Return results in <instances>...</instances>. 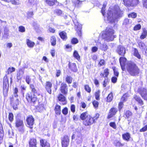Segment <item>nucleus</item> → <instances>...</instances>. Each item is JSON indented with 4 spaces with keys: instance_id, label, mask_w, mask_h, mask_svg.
Listing matches in <instances>:
<instances>
[{
    "instance_id": "obj_1",
    "label": "nucleus",
    "mask_w": 147,
    "mask_h": 147,
    "mask_svg": "<svg viewBox=\"0 0 147 147\" xmlns=\"http://www.w3.org/2000/svg\"><path fill=\"white\" fill-rule=\"evenodd\" d=\"M123 13L120 10L119 7L115 5L113 9L109 8L107 13V18L111 22H115L118 17L122 16Z\"/></svg>"
},
{
    "instance_id": "obj_2",
    "label": "nucleus",
    "mask_w": 147,
    "mask_h": 147,
    "mask_svg": "<svg viewBox=\"0 0 147 147\" xmlns=\"http://www.w3.org/2000/svg\"><path fill=\"white\" fill-rule=\"evenodd\" d=\"M126 68L128 72L131 76H135L139 74L140 70L136 64L129 61L127 63Z\"/></svg>"
},
{
    "instance_id": "obj_3",
    "label": "nucleus",
    "mask_w": 147,
    "mask_h": 147,
    "mask_svg": "<svg viewBox=\"0 0 147 147\" xmlns=\"http://www.w3.org/2000/svg\"><path fill=\"white\" fill-rule=\"evenodd\" d=\"M115 32L112 29L107 28L103 34V38L108 42L113 41L116 37V35H114Z\"/></svg>"
},
{
    "instance_id": "obj_4",
    "label": "nucleus",
    "mask_w": 147,
    "mask_h": 147,
    "mask_svg": "<svg viewBox=\"0 0 147 147\" xmlns=\"http://www.w3.org/2000/svg\"><path fill=\"white\" fill-rule=\"evenodd\" d=\"M124 4L128 6H134L138 3V0H123Z\"/></svg>"
},
{
    "instance_id": "obj_5",
    "label": "nucleus",
    "mask_w": 147,
    "mask_h": 147,
    "mask_svg": "<svg viewBox=\"0 0 147 147\" xmlns=\"http://www.w3.org/2000/svg\"><path fill=\"white\" fill-rule=\"evenodd\" d=\"M95 121V118H92L90 115H88L86 119L83 121V124L85 126L90 125Z\"/></svg>"
},
{
    "instance_id": "obj_6",
    "label": "nucleus",
    "mask_w": 147,
    "mask_h": 147,
    "mask_svg": "<svg viewBox=\"0 0 147 147\" xmlns=\"http://www.w3.org/2000/svg\"><path fill=\"white\" fill-rule=\"evenodd\" d=\"M138 91L144 100H147V89L144 88H139Z\"/></svg>"
},
{
    "instance_id": "obj_7",
    "label": "nucleus",
    "mask_w": 147,
    "mask_h": 147,
    "mask_svg": "<svg viewBox=\"0 0 147 147\" xmlns=\"http://www.w3.org/2000/svg\"><path fill=\"white\" fill-rule=\"evenodd\" d=\"M16 127L19 130H22L24 127V122L22 120L18 119H17L15 123Z\"/></svg>"
},
{
    "instance_id": "obj_8",
    "label": "nucleus",
    "mask_w": 147,
    "mask_h": 147,
    "mask_svg": "<svg viewBox=\"0 0 147 147\" xmlns=\"http://www.w3.org/2000/svg\"><path fill=\"white\" fill-rule=\"evenodd\" d=\"M69 138L65 136L61 139V145L62 147H67L69 144Z\"/></svg>"
},
{
    "instance_id": "obj_9",
    "label": "nucleus",
    "mask_w": 147,
    "mask_h": 147,
    "mask_svg": "<svg viewBox=\"0 0 147 147\" xmlns=\"http://www.w3.org/2000/svg\"><path fill=\"white\" fill-rule=\"evenodd\" d=\"M60 90L62 94L65 95H67L68 91L67 86V84L64 83H61Z\"/></svg>"
},
{
    "instance_id": "obj_10",
    "label": "nucleus",
    "mask_w": 147,
    "mask_h": 147,
    "mask_svg": "<svg viewBox=\"0 0 147 147\" xmlns=\"http://www.w3.org/2000/svg\"><path fill=\"white\" fill-rule=\"evenodd\" d=\"M117 52L120 55L123 56L125 53L126 49L123 46H119L117 49Z\"/></svg>"
},
{
    "instance_id": "obj_11",
    "label": "nucleus",
    "mask_w": 147,
    "mask_h": 147,
    "mask_svg": "<svg viewBox=\"0 0 147 147\" xmlns=\"http://www.w3.org/2000/svg\"><path fill=\"white\" fill-rule=\"evenodd\" d=\"M26 121L28 125H29V127L30 128H32L34 123V119L33 117L32 116H29L27 117L26 119Z\"/></svg>"
},
{
    "instance_id": "obj_12",
    "label": "nucleus",
    "mask_w": 147,
    "mask_h": 147,
    "mask_svg": "<svg viewBox=\"0 0 147 147\" xmlns=\"http://www.w3.org/2000/svg\"><path fill=\"white\" fill-rule=\"evenodd\" d=\"M117 109L115 108H112L110 110L107 116L108 119H110L115 115L117 112Z\"/></svg>"
},
{
    "instance_id": "obj_13",
    "label": "nucleus",
    "mask_w": 147,
    "mask_h": 147,
    "mask_svg": "<svg viewBox=\"0 0 147 147\" xmlns=\"http://www.w3.org/2000/svg\"><path fill=\"white\" fill-rule=\"evenodd\" d=\"M58 99L59 101L62 102L63 105H65L67 103V101L65 96L62 94H59L58 97Z\"/></svg>"
},
{
    "instance_id": "obj_14",
    "label": "nucleus",
    "mask_w": 147,
    "mask_h": 147,
    "mask_svg": "<svg viewBox=\"0 0 147 147\" xmlns=\"http://www.w3.org/2000/svg\"><path fill=\"white\" fill-rule=\"evenodd\" d=\"M128 97V94H125L123 95L122 97L121 98V101L119 102V109H121L123 106V103L125 101L127 98Z\"/></svg>"
},
{
    "instance_id": "obj_15",
    "label": "nucleus",
    "mask_w": 147,
    "mask_h": 147,
    "mask_svg": "<svg viewBox=\"0 0 147 147\" xmlns=\"http://www.w3.org/2000/svg\"><path fill=\"white\" fill-rule=\"evenodd\" d=\"M126 61V59L123 57H121L119 59V62L121 67V68L123 71H124Z\"/></svg>"
},
{
    "instance_id": "obj_16",
    "label": "nucleus",
    "mask_w": 147,
    "mask_h": 147,
    "mask_svg": "<svg viewBox=\"0 0 147 147\" xmlns=\"http://www.w3.org/2000/svg\"><path fill=\"white\" fill-rule=\"evenodd\" d=\"M52 84L51 82H46L45 85V88L47 92L50 94L51 93V88L52 87Z\"/></svg>"
},
{
    "instance_id": "obj_17",
    "label": "nucleus",
    "mask_w": 147,
    "mask_h": 147,
    "mask_svg": "<svg viewBox=\"0 0 147 147\" xmlns=\"http://www.w3.org/2000/svg\"><path fill=\"white\" fill-rule=\"evenodd\" d=\"M40 143L42 147H50V144L45 140H41Z\"/></svg>"
},
{
    "instance_id": "obj_18",
    "label": "nucleus",
    "mask_w": 147,
    "mask_h": 147,
    "mask_svg": "<svg viewBox=\"0 0 147 147\" xmlns=\"http://www.w3.org/2000/svg\"><path fill=\"white\" fill-rule=\"evenodd\" d=\"M9 36V30L6 27L4 29V34L3 35L2 39H7L8 38Z\"/></svg>"
},
{
    "instance_id": "obj_19",
    "label": "nucleus",
    "mask_w": 147,
    "mask_h": 147,
    "mask_svg": "<svg viewBox=\"0 0 147 147\" xmlns=\"http://www.w3.org/2000/svg\"><path fill=\"white\" fill-rule=\"evenodd\" d=\"M30 147H36V141L34 138L31 139L29 142Z\"/></svg>"
},
{
    "instance_id": "obj_20",
    "label": "nucleus",
    "mask_w": 147,
    "mask_h": 147,
    "mask_svg": "<svg viewBox=\"0 0 147 147\" xmlns=\"http://www.w3.org/2000/svg\"><path fill=\"white\" fill-rule=\"evenodd\" d=\"M133 98L138 102L140 105H142L144 103L143 101L139 96L136 95H134V96Z\"/></svg>"
},
{
    "instance_id": "obj_21",
    "label": "nucleus",
    "mask_w": 147,
    "mask_h": 147,
    "mask_svg": "<svg viewBox=\"0 0 147 147\" xmlns=\"http://www.w3.org/2000/svg\"><path fill=\"white\" fill-rule=\"evenodd\" d=\"M73 21L75 28L77 29L78 30H79L80 33V30L82 28V25L79 23L76 20H75Z\"/></svg>"
},
{
    "instance_id": "obj_22",
    "label": "nucleus",
    "mask_w": 147,
    "mask_h": 147,
    "mask_svg": "<svg viewBox=\"0 0 147 147\" xmlns=\"http://www.w3.org/2000/svg\"><path fill=\"white\" fill-rule=\"evenodd\" d=\"M69 67L71 70L74 72H76L77 71L76 64L75 63L71 64L69 63Z\"/></svg>"
},
{
    "instance_id": "obj_23",
    "label": "nucleus",
    "mask_w": 147,
    "mask_h": 147,
    "mask_svg": "<svg viewBox=\"0 0 147 147\" xmlns=\"http://www.w3.org/2000/svg\"><path fill=\"white\" fill-rule=\"evenodd\" d=\"M26 42L27 45L30 48L33 47L35 44L34 42L32 41L29 39L26 40Z\"/></svg>"
},
{
    "instance_id": "obj_24",
    "label": "nucleus",
    "mask_w": 147,
    "mask_h": 147,
    "mask_svg": "<svg viewBox=\"0 0 147 147\" xmlns=\"http://www.w3.org/2000/svg\"><path fill=\"white\" fill-rule=\"evenodd\" d=\"M59 35L64 40H65L67 38V34L66 32L62 31L59 33Z\"/></svg>"
},
{
    "instance_id": "obj_25",
    "label": "nucleus",
    "mask_w": 147,
    "mask_h": 147,
    "mask_svg": "<svg viewBox=\"0 0 147 147\" xmlns=\"http://www.w3.org/2000/svg\"><path fill=\"white\" fill-rule=\"evenodd\" d=\"M54 110L57 114L60 115L61 113V106L59 105L55 106Z\"/></svg>"
},
{
    "instance_id": "obj_26",
    "label": "nucleus",
    "mask_w": 147,
    "mask_h": 147,
    "mask_svg": "<svg viewBox=\"0 0 147 147\" xmlns=\"http://www.w3.org/2000/svg\"><path fill=\"white\" fill-rule=\"evenodd\" d=\"M147 35V31L144 28L143 30V32L141 36H140V38L141 39H143L146 38Z\"/></svg>"
},
{
    "instance_id": "obj_27",
    "label": "nucleus",
    "mask_w": 147,
    "mask_h": 147,
    "mask_svg": "<svg viewBox=\"0 0 147 147\" xmlns=\"http://www.w3.org/2000/svg\"><path fill=\"white\" fill-rule=\"evenodd\" d=\"M122 136L123 139L127 141H128L130 138V134L127 133L123 134Z\"/></svg>"
},
{
    "instance_id": "obj_28",
    "label": "nucleus",
    "mask_w": 147,
    "mask_h": 147,
    "mask_svg": "<svg viewBox=\"0 0 147 147\" xmlns=\"http://www.w3.org/2000/svg\"><path fill=\"white\" fill-rule=\"evenodd\" d=\"M134 55L138 59H140L141 58V57L140 55L139 54L138 51L137 49L136 48L134 49Z\"/></svg>"
},
{
    "instance_id": "obj_29",
    "label": "nucleus",
    "mask_w": 147,
    "mask_h": 147,
    "mask_svg": "<svg viewBox=\"0 0 147 147\" xmlns=\"http://www.w3.org/2000/svg\"><path fill=\"white\" fill-rule=\"evenodd\" d=\"M140 49L142 50H144L146 49V47L144 43L143 42H139L138 44Z\"/></svg>"
},
{
    "instance_id": "obj_30",
    "label": "nucleus",
    "mask_w": 147,
    "mask_h": 147,
    "mask_svg": "<svg viewBox=\"0 0 147 147\" xmlns=\"http://www.w3.org/2000/svg\"><path fill=\"white\" fill-rule=\"evenodd\" d=\"M56 1V0H45L46 3L50 6L53 5Z\"/></svg>"
},
{
    "instance_id": "obj_31",
    "label": "nucleus",
    "mask_w": 147,
    "mask_h": 147,
    "mask_svg": "<svg viewBox=\"0 0 147 147\" xmlns=\"http://www.w3.org/2000/svg\"><path fill=\"white\" fill-rule=\"evenodd\" d=\"M51 45L53 46H55L56 44V39L54 36H52L51 38Z\"/></svg>"
},
{
    "instance_id": "obj_32",
    "label": "nucleus",
    "mask_w": 147,
    "mask_h": 147,
    "mask_svg": "<svg viewBox=\"0 0 147 147\" xmlns=\"http://www.w3.org/2000/svg\"><path fill=\"white\" fill-rule=\"evenodd\" d=\"M107 4V3L105 1L103 5V6L101 10V12L103 16H104L105 13V9Z\"/></svg>"
},
{
    "instance_id": "obj_33",
    "label": "nucleus",
    "mask_w": 147,
    "mask_h": 147,
    "mask_svg": "<svg viewBox=\"0 0 147 147\" xmlns=\"http://www.w3.org/2000/svg\"><path fill=\"white\" fill-rule=\"evenodd\" d=\"M24 71L21 69H19V72L17 74V79H20V76H22L24 74Z\"/></svg>"
},
{
    "instance_id": "obj_34",
    "label": "nucleus",
    "mask_w": 147,
    "mask_h": 147,
    "mask_svg": "<svg viewBox=\"0 0 147 147\" xmlns=\"http://www.w3.org/2000/svg\"><path fill=\"white\" fill-rule=\"evenodd\" d=\"M88 115H87V113L86 112H84L81 114L80 117L82 120L84 121L86 119V118L87 117Z\"/></svg>"
},
{
    "instance_id": "obj_35",
    "label": "nucleus",
    "mask_w": 147,
    "mask_h": 147,
    "mask_svg": "<svg viewBox=\"0 0 147 147\" xmlns=\"http://www.w3.org/2000/svg\"><path fill=\"white\" fill-rule=\"evenodd\" d=\"M114 144L117 146L121 147L123 146V144L121 143L119 141L115 140L114 142Z\"/></svg>"
},
{
    "instance_id": "obj_36",
    "label": "nucleus",
    "mask_w": 147,
    "mask_h": 147,
    "mask_svg": "<svg viewBox=\"0 0 147 147\" xmlns=\"http://www.w3.org/2000/svg\"><path fill=\"white\" fill-rule=\"evenodd\" d=\"M113 93L111 92L109 94L107 97V101L108 102H111L113 100Z\"/></svg>"
},
{
    "instance_id": "obj_37",
    "label": "nucleus",
    "mask_w": 147,
    "mask_h": 147,
    "mask_svg": "<svg viewBox=\"0 0 147 147\" xmlns=\"http://www.w3.org/2000/svg\"><path fill=\"white\" fill-rule=\"evenodd\" d=\"M32 97V96L31 93L27 94L26 96V98L28 102H31Z\"/></svg>"
},
{
    "instance_id": "obj_38",
    "label": "nucleus",
    "mask_w": 147,
    "mask_h": 147,
    "mask_svg": "<svg viewBox=\"0 0 147 147\" xmlns=\"http://www.w3.org/2000/svg\"><path fill=\"white\" fill-rule=\"evenodd\" d=\"M100 91L98 90L96 91L95 93V98L96 100H99L100 99Z\"/></svg>"
},
{
    "instance_id": "obj_39",
    "label": "nucleus",
    "mask_w": 147,
    "mask_h": 147,
    "mask_svg": "<svg viewBox=\"0 0 147 147\" xmlns=\"http://www.w3.org/2000/svg\"><path fill=\"white\" fill-rule=\"evenodd\" d=\"M66 80L68 84H71L72 82V78L70 76H67L66 78Z\"/></svg>"
},
{
    "instance_id": "obj_40",
    "label": "nucleus",
    "mask_w": 147,
    "mask_h": 147,
    "mask_svg": "<svg viewBox=\"0 0 147 147\" xmlns=\"http://www.w3.org/2000/svg\"><path fill=\"white\" fill-rule=\"evenodd\" d=\"M74 56L77 59H78L80 58V56L78 52L76 51H75L73 54Z\"/></svg>"
},
{
    "instance_id": "obj_41",
    "label": "nucleus",
    "mask_w": 147,
    "mask_h": 147,
    "mask_svg": "<svg viewBox=\"0 0 147 147\" xmlns=\"http://www.w3.org/2000/svg\"><path fill=\"white\" fill-rule=\"evenodd\" d=\"M15 69L13 67L11 68L9 67L7 69V74H9L10 73H11L15 71Z\"/></svg>"
},
{
    "instance_id": "obj_42",
    "label": "nucleus",
    "mask_w": 147,
    "mask_h": 147,
    "mask_svg": "<svg viewBox=\"0 0 147 147\" xmlns=\"http://www.w3.org/2000/svg\"><path fill=\"white\" fill-rule=\"evenodd\" d=\"M8 118L9 120L11 122H12L13 121V115L12 113H9Z\"/></svg>"
},
{
    "instance_id": "obj_43",
    "label": "nucleus",
    "mask_w": 147,
    "mask_h": 147,
    "mask_svg": "<svg viewBox=\"0 0 147 147\" xmlns=\"http://www.w3.org/2000/svg\"><path fill=\"white\" fill-rule=\"evenodd\" d=\"M18 1L16 0H11V1L10 2H11L13 5H18L20 4L19 2Z\"/></svg>"
},
{
    "instance_id": "obj_44",
    "label": "nucleus",
    "mask_w": 147,
    "mask_h": 147,
    "mask_svg": "<svg viewBox=\"0 0 147 147\" xmlns=\"http://www.w3.org/2000/svg\"><path fill=\"white\" fill-rule=\"evenodd\" d=\"M84 88L85 90L88 92L90 93L91 91V89L89 86L88 85H86L84 86Z\"/></svg>"
},
{
    "instance_id": "obj_45",
    "label": "nucleus",
    "mask_w": 147,
    "mask_h": 147,
    "mask_svg": "<svg viewBox=\"0 0 147 147\" xmlns=\"http://www.w3.org/2000/svg\"><path fill=\"white\" fill-rule=\"evenodd\" d=\"M125 115L127 118H129L132 115V113L130 111H127L125 113Z\"/></svg>"
},
{
    "instance_id": "obj_46",
    "label": "nucleus",
    "mask_w": 147,
    "mask_h": 147,
    "mask_svg": "<svg viewBox=\"0 0 147 147\" xmlns=\"http://www.w3.org/2000/svg\"><path fill=\"white\" fill-rule=\"evenodd\" d=\"M18 89L17 88H15L13 92V96L15 97H17L18 96L17 93L18 92Z\"/></svg>"
},
{
    "instance_id": "obj_47",
    "label": "nucleus",
    "mask_w": 147,
    "mask_h": 147,
    "mask_svg": "<svg viewBox=\"0 0 147 147\" xmlns=\"http://www.w3.org/2000/svg\"><path fill=\"white\" fill-rule=\"evenodd\" d=\"M18 29L19 31L20 32H24L25 31V28L23 26H19Z\"/></svg>"
},
{
    "instance_id": "obj_48",
    "label": "nucleus",
    "mask_w": 147,
    "mask_h": 147,
    "mask_svg": "<svg viewBox=\"0 0 147 147\" xmlns=\"http://www.w3.org/2000/svg\"><path fill=\"white\" fill-rule=\"evenodd\" d=\"M137 14L136 13L133 12L128 15V17L132 18H135L136 17Z\"/></svg>"
},
{
    "instance_id": "obj_49",
    "label": "nucleus",
    "mask_w": 147,
    "mask_h": 147,
    "mask_svg": "<svg viewBox=\"0 0 147 147\" xmlns=\"http://www.w3.org/2000/svg\"><path fill=\"white\" fill-rule=\"evenodd\" d=\"M26 83L28 84H29L31 82V79L30 78L29 76H26Z\"/></svg>"
},
{
    "instance_id": "obj_50",
    "label": "nucleus",
    "mask_w": 147,
    "mask_h": 147,
    "mask_svg": "<svg viewBox=\"0 0 147 147\" xmlns=\"http://www.w3.org/2000/svg\"><path fill=\"white\" fill-rule=\"evenodd\" d=\"M101 48L102 50L105 51L107 50L108 47L106 44H103L101 47Z\"/></svg>"
},
{
    "instance_id": "obj_51",
    "label": "nucleus",
    "mask_w": 147,
    "mask_h": 147,
    "mask_svg": "<svg viewBox=\"0 0 147 147\" xmlns=\"http://www.w3.org/2000/svg\"><path fill=\"white\" fill-rule=\"evenodd\" d=\"M92 104L94 107L95 108H98V106L99 103L96 100L92 102Z\"/></svg>"
},
{
    "instance_id": "obj_52",
    "label": "nucleus",
    "mask_w": 147,
    "mask_h": 147,
    "mask_svg": "<svg viewBox=\"0 0 147 147\" xmlns=\"http://www.w3.org/2000/svg\"><path fill=\"white\" fill-rule=\"evenodd\" d=\"M141 28V26L140 24H138L136 25L134 28V30H140Z\"/></svg>"
},
{
    "instance_id": "obj_53",
    "label": "nucleus",
    "mask_w": 147,
    "mask_h": 147,
    "mask_svg": "<svg viewBox=\"0 0 147 147\" xmlns=\"http://www.w3.org/2000/svg\"><path fill=\"white\" fill-rule=\"evenodd\" d=\"M68 112V109L67 107L65 108L62 110V112L64 115H67V114Z\"/></svg>"
},
{
    "instance_id": "obj_54",
    "label": "nucleus",
    "mask_w": 147,
    "mask_h": 147,
    "mask_svg": "<svg viewBox=\"0 0 147 147\" xmlns=\"http://www.w3.org/2000/svg\"><path fill=\"white\" fill-rule=\"evenodd\" d=\"M142 3L143 7L147 9V0H143Z\"/></svg>"
},
{
    "instance_id": "obj_55",
    "label": "nucleus",
    "mask_w": 147,
    "mask_h": 147,
    "mask_svg": "<svg viewBox=\"0 0 147 147\" xmlns=\"http://www.w3.org/2000/svg\"><path fill=\"white\" fill-rule=\"evenodd\" d=\"M78 40L76 38H73L71 41V43L73 44H76L78 42Z\"/></svg>"
},
{
    "instance_id": "obj_56",
    "label": "nucleus",
    "mask_w": 147,
    "mask_h": 147,
    "mask_svg": "<svg viewBox=\"0 0 147 147\" xmlns=\"http://www.w3.org/2000/svg\"><path fill=\"white\" fill-rule=\"evenodd\" d=\"M37 100V98L34 94L31 98V102L34 103Z\"/></svg>"
},
{
    "instance_id": "obj_57",
    "label": "nucleus",
    "mask_w": 147,
    "mask_h": 147,
    "mask_svg": "<svg viewBox=\"0 0 147 147\" xmlns=\"http://www.w3.org/2000/svg\"><path fill=\"white\" fill-rule=\"evenodd\" d=\"M113 70L114 72V75L116 77H118L119 75V73L118 71L115 68H113Z\"/></svg>"
},
{
    "instance_id": "obj_58",
    "label": "nucleus",
    "mask_w": 147,
    "mask_h": 147,
    "mask_svg": "<svg viewBox=\"0 0 147 147\" xmlns=\"http://www.w3.org/2000/svg\"><path fill=\"white\" fill-rule=\"evenodd\" d=\"M109 125L114 129H115L116 128V126L115 122H111L109 123Z\"/></svg>"
},
{
    "instance_id": "obj_59",
    "label": "nucleus",
    "mask_w": 147,
    "mask_h": 147,
    "mask_svg": "<svg viewBox=\"0 0 147 147\" xmlns=\"http://www.w3.org/2000/svg\"><path fill=\"white\" fill-rule=\"evenodd\" d=\"M104 74L105 75V77H107L109 74V70L106 69L104 70Z\"/></svg>"
},
{
    "instance_id": "obj_60",
    "label": "nucleus",
    "mask_w": 147,
    "mask_h": 147,
    "mask_svg": "<svg viewBox=\"0 0 147 147\" xmlns=\"http://www.w3.org/2000/svg\"><path fill=\"white\" fill-rule=\"evenodd\" d=\"M70 109L71 111L72 112H74L75 111V106L74 105H71L70 107Z\"/></svg>"
},
{
    "instance_id": "obj_61",
    "label": "nucleus",
    "mask_w": 147,
    "mask_h": 147,
    "mask_svg": "<svg viewBox=\"0 0 147 147\" xmlns=\"http://www.w3.org/2000/svg\"><path fill=\"white\" fill-rule=\"evenodd\" d=\"M111 81L113 83H115L117 82V77H113L111 78Z\"/></svg>"
},
{
    "instance_id": "obj_62",
    "label": "nucleus",
    "mask_w": 147,
    "mask_h": 147,
    "mask_svg": "<svg viewBox=\"0 0 147 147\" xmlns=\"http://www.w3.org/2000/svg\"><path fill=\"white\" fill-rule=\"evenodd\" d=\"M147 130V125H145L144 127L141 129L140 131L141 132H144Z\"/></svg>"
},
{
    "instance_id": "obj_63",
    "label": "nucleus",
    "mask_w": 147,
    "mask_h": 147,
    "mask_svg": "<svg viewBox=\"0 0 147 147\" xmlns=\"http://www.w3.org/2000/svg\"><path fill=\"white\" fill-rule=\"evenodd\" d=\"M55 12L57 14L58 16L61 15L62 13V11L59 9L56 10Z\"/></svg>"
},
{
    "instance_id": "obj_64",
    "label": "nucleus",
    "mask_w": 147,
    "mask_h": 147,
    "mask_svg": "<svg viewBox=\"0 0 147 147\" xmlns=\"http://www.w3.org/2000/svg\"><path fill=\"white\" fill-rule=\"evenodd\" d=\"M27 14L28 16L29 17H32L33 15V12L32 11H28Z\"/></svg>"
}]
</instances>
